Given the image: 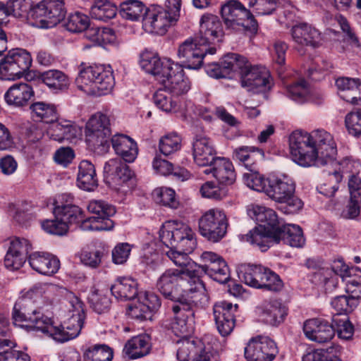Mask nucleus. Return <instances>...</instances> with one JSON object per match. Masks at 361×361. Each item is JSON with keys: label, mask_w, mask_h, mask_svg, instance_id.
<instances>
[{"label": "nucleus", "mask_w": 361, "mask_h": 361, "mask_svg": "<svg viewBox=\"0 0 361 361\" xmlns=\"http://www.w3.org/2000/svg\"><path fill=\"white\" fill-rule=\"evenodd\" d=\"M88 300L91 307L98 314L107 312L110 309L111 303L110 298L98 289L93 288L91 290Z\"/></svg>", "instance_id": "49"}, {"label": "nucleus", "mask_w": 361, "mask_h": 361, "mask_svg": "<svg viewBox=\"0 0 361 361\" xmlns=\"http://www.w3.org/2000/svg\"><path fill=\"white\" fill-rule=\"evenodd\" d=\"M129 166L119 158L111 159L104 166V180L109 185L119 186L132 177Z\"/></svg>", "instance_id": "28"}, {"label": "nucleus", "mask_w": 361, "mask_h": 361, "mask_svg": "<svg viewBox=\"0 0 361 361\" xmlns=\"http://www.w3.org/2000/svg\"><path fill=\"white\" fill-rule=\"evenodd\" d=\"M345 125L349 134L355 137L361 135V109L348 113L345 117Z\"/></svg>", "instance_id": "59"}, {"label": "nucleus", "mask_w": 361, "mask_h": 361, "mask_svg": "<svg viewBox=\"0 0 361 361\" xmlns=\"http://www.w3.org/2000/svg\"><path fill=\"white\" fill-rule=\"evenodd\" d=\"M156 201L164 206L171 208H177L178 201L176 198V193L173 189L169 188H160L154 191Z\"/></svg>", "instance_id": "60"}, {"label": "nucleus", "mask_w": 361, "mask_h": 361, "mask_svg": "<svg viewBox=\"0 0 361 361\" xmlns=\"http://www.w3.org/2000/svg\"><path fill=\"white\" fill-rule=\"evenodd\" d=\"M145 5L138 0H128L120 4L119 15L124 19L137 20L143 13Z\"/></svg>", "instance_id": "47"}, {"label": "nucleus", "mask_w": 361, "mask_h": 361, "mask_svg": "<svg viewBox=\"0 0 361 361\" xmlns=\"http://www.w3.org/2000/svg\"><path fill=\"white\" fill-rule=\"evenodd\" d=\"M42 227L46 232L58 235L66 234L68 229L66 223L56 216H54V219L44 221L42 223Z\"/></svg>", "instance_id": "64"}, {"label": "nucleus", "mask_w": 361, "mask_h": 361, "mask_svg": "<svg viewBox=\"0 0 361 361\" xmlns=\"http://www.w3.org/2000/svg\"><path fill=\"white\" fill-rule=\"evenodd\" d=\"M277 236L279 239L273 240V244H279L282 241L291 247H301L305 242L302 228L295 224H284Z\"/></svg>", "instance_id": "40"}, {"label": "nucleus", "mask_w": 361, "mask_h": 361, "mask_svg": "<svg viewBox=\"0 0 361 361\" xmlns=\"http://www.w3.org/2000/svg\"><path fill=\"white\" fill-rule=\"evenodd\" d=\"M35 116L47 123H53L58 120V112L55 105L44 102H37L30 106Z\"/></svg>", "instance_id": "45"}, {"label": "nucleus", "mask_w": 361, "mask_h": 361, "mask_svg": "<svg viewBox=\"0 0 361 361\" xmlns=\"http://www.w3.org/2000/svg\"><path fill=\"white\" fill-rule=\"evenodd\" d=\"M287 314V307L281 301L274 300L264 305L262 317L266 324L278 326L283 322Z\"/></svg>", "instance_id": "39"}, {"label": "nucleus", "mask_w": 361, "mask_h": 361, "mask_svg": "<svg viewBox=\"0 0 361 361\" xmlns=\"http://www.w3.org/2000/svg\"><path fill=\"white\" fill-rule=\"evenodd\" d=\"M209 166L210 168L205 169L204 173H212L220 185L228 186L235 183L236 173L232 162L228 159L217 157Z\"/></svg>", "instance_id": "29"}, {"label": "nucleus", "mask_w": 361, "mask_h": 361, "mask_svg": "<svg viewBox=\"0 0 361 361\" xmlns=\"http://www.w3.org/2000/svg\"><path fill=\"white\" fill-rule=\"evenodd\" d=\"M111 133L109 117L100 112L92 115L86 124L85 135L88 146L98 153H106L110 147L108 138Z\"/></svg>", "instance_id": "11"}, {"label": "nucleus", "mask_w": 361, "mask_h": 361, "mask_svg": "<svg viewBox=\"0 0 361 361\" xmlns=\"http://www.w3.org/2000/svg\"><path fill=\"white\" fill-rule=\"evenodd\" d=\"M169 94L165 88L157 90L153 96L154 103L164 111L176 112L178 109L177 102L172 99Z\"/></svg>", "instance_id": "54"}, {"label": "nucleus", "mask_w": 361, "mask_h": 361, "mask_svg": "<svg viewBox=\"0 0 361 361\" xmlns=\"http://www.w3.org/2000/svg\"><path fill=\"white\" fill-rule=\"evenodd\" d=\"M88 211L97 216L84 219L78 224L82 231H109L114 227V222L111 219L116 211L115 207L102 200H92L87 205Z\"/></svg>", "instance_id": "12"}, {"label": "nucleus", "mask_w": 361, "mask_h": 361, "mask_svg": "<svg viewBox=\"0 0 361 361\" xmlns=\"http://www.w3.org/2000/svg\"><path fill=\"white\" fill-rule=\"evenodd\" d=\"M200 192L204 197L219 200L227 195L228 190L226 188L220 187L212 181H207L202 185Z\"/></svg>", "instance_id": "61"}, {"label": "nucleus", "mask_w": 361, "mask_h": 361, "mask_svg": "<svg viewBox=\"0 0 361 361\" xmlns=\"http://www.w3.org/2000/svg\"><path fill=\"white\" fill-rule=\"evenodd\" d=\"M202 264H198L197 278L200 279L203 274L209 276L214 281L224 283L230 279L229 269L225 260L212 252H204L201 255Z\"/></svg>", "instance_id": "21"}, {"label": "nucleus", "mask_w": 361, "mask_h": 361, "mask_svg": "<svg viewBox=\"0 0 361 361\" xmlns=\"http://www.w3.org/2000/svg\"><path fill=\"white\" fill-rule=\"evenodd\" d=\"M34 91L32 87L23 82L13 85L4 94L6 102L14 107H23L28 104Z\"/></svg>", "instance_id": "33"}, {"label": "nucleus", "mask_w": 361, "mask_h": 361, "mask_svg": "<svg viewBox=\"0 0 361 361\" xmlns=\"http://www.w3.org/2000/svg\"><path fill=\"white\" fill-rule=\"evenodd\" d=\"M224 36L222 24L213 14H204L200 19L199 34L196 37L207 47L209 44L221 42Z\"/></svg>", "instance_id": "25"}, {"label": "nucleus", "mask_w": 361, "mask_h": 361, "mask_svg": "<svg viewBox=\"0 0 361 361\" xmlns=\"http://www.w3.org/2000/svg\"><path fill=\"white\" fill-rule=\"evenodd\" d=\"M331 307L337 312V315L344 314L347 316L348 314L353 312L355 307H357V302L347 295H341L335 296L331 302Z\"/></svg>", "instance_id": "55"}, {"label": "nucleus", "mask_w": 361, "mask_h": 361, "mask_svg": "<svg viewBox=\"0 0 361 361\" xmlns=\"http://www.w3.org/2000/svg\"><path fill=\"white\" fill-rule=\"evenodd\" d=\"M233 157L243 163L249 170H255L257 164L264 159V152L262 149L253 146H240L234 149Z\"/></svg>", "instance_id": "36"}, {"label": "nucleus", "mask_w": 361, "mask_h": 361, "mask_svg": "<svg viewBox=\"0 0 361 361\" xmlns=\"http://www.w3.org/2000/svg\"><path fill=\"white\" fill-rule=\"evenodd\" d=\"M116 7L106 0H97L91 6L90 14L92 18L107 21L116 16Z\"/></svg>", "instance_id": "46"}, {"label": "nucleus", "mask_w": 361, "mask_h": 361, "mask_svg": "<svg viewBox=\"0 0 361 361\" xmlns=\"http://www.w3.org/2000/svg\"><path fill=\"white\" fill-rule=\"evenodd\" d=\"M181 138L175 133H169L161 137L159 142V148L161 154L169 156L180 149Z\"/></svg>", "instance_id": "53"}, {"label": "nucleus", "mask_w": 361, "mask_h": 361, "mask_svg": "<svg viewBox=\"0 0 361 361\" xmlns=\"http://www.w3.org/2000/svg\"><path fill=\"white\" fill-rule=\"evenodd\" d=\"M289 146L293 160L304 167L331 164L337 154L332 135L322 129L311 133L293 132L289 137Z\"/></svg>", "instance_id": "2"}, {"label": "nucleus", "mask_w": 361, "mask_h": 361, "mask_svg": "<svg viewBox=\"0 0 361 361\" xmlns=\"http://www.w3.org/2000/svg\"><path fill=\"white\" fill-rule=\"evenodd\" d=\"M243 178L245 184L251 189L266 193L268 181L270 179H265L260 175L257 166H255V170L250 171V173H245Z\"/></svg>", "instance_id": "56"}, {"label": "nucleus", "mask_w": 361, "mask_h": 361, "mask_svg": "<svg viewBox=\"0 0 361 361\" xmlns=\"http://www.w3.org/2000/svg\"><path fill=\"white\" fill-rule=\"evenodd\" d=\"M6 6L8 10V16L12 15L16 18L26 16L30 18V11L34 8L31 0H9Z\"/></svg>", "instance_id": "51"}, {"label": "nucleus", "mask_w": 361, "mask_h": 361, "mask_svg": "<svg viewBox=\"0 0 361 361\" xmlns=\"http://www.w3.org/2000/svg\"><path fill=\"white\" fill-rule=\"evenodd\" d=\"M107 255L104 247L94 250H83L81 251L80 259L86 267L96 269L99 267L102 259Z\"/></svg>", "instance_id": "50"}, {"label": "nucleus", "mask_w": 361, "mask_h": 361, "mask_svg": "<svg viewBox=\"0 0 361 361\" xmlns=\"http://www.w3.org/2000/svg\"><path fill=\"white\" fill-rule=\"evenodd\" d=\"M252 66L247 59L235 53L225 55L219 63H208L205 70L208 75L214 78H230L233 71H239L240 75Z\"/></svg>", "instance_id": "20"}, {"label": "nucleus", "mask_w": 361, "mask_h": 361, "mask_svg": "<svg viewBox=\"0 0 361 361\" xmlns=\"http://www.w3.org/2000/svg\"><path fill=\"white\" fill-rule=\"evenodd\" d=\"M168 3L167 9L160 6H153L146 10L142 16V26L146 31L164 35L167 28L178 20L180 1L169 0Z\"/></svg>", "instance_id": "9"}, {"label": "nucleus", "mask_w": 361, "mask_h": 361, "mask_svg": "<svg viewBox=\"0 0 361 361\" xmlns=\"http://www.w3.org/2000/svg\"><path fill=\"white\" fill-rule=\"evenodd\" d=\"M140 66L147 73L154 75L173 95H182L190 89V82L185 78L183 69L171 59H161L157 54L145 52L142 55Z\"/></svg>", "instance_id": "4"}, {"label": "nucleus", "mask_w": 361, "mask_h": 361, "mask_svg": "<svg viewBox=\"0 0 361 361\" xmlns=\"http://www.w3.org/2000/svg\"><path fill=\"white\" fill-rule=\"evenodd\" d=\"M156 288L164 298L177 302L172 307L173 329L183 337L191 334L198 309L196 298L205 293L202 281L197 278L192 280L177 269H168L157 279Z\"/></svg>", "instance_id": "1"}, {"label": "nucleus", "mask_w": 361, "mask_h": 361, "mask_svg": "<svg viewBox=\"0 0 361 361\" xmlns=\"http://www.w3.org/2000/svg\"><path fill=\"white\" fill-rule=\"evenodd\" d=\"M77 185L86 191H93L98 185L94 166L87 160H82L78 166Z\"/></svg>", "instance_id": "37"}, {"label": "nucleus", "mask_w": 361, "mask_h": 361, "mask_svg": "<svg viewBox=\"0 0 361 361\" xmlns=\"http://www.w3.org/2000/svg\"><path fill=\"white\" fill-rule=\"evenodd\" d=\"M161 242L169 250L166 252L168 257L176 266L182 267L178 271L187 274V277L193 280L197 278L198 264L188 257L196 247L195 233L183 224L169 221L165 222L159 230Z\"/></svg>", "instance_id": "3"}, {"label": "nucleus", "mask_w": 361, "mask_h": 361, "mask_svg": "<svg viewBox=\"0 0 361 361\" xmlns=\"http://www.w3.org/2000/svg\"><path fill=\"white\" fill-rule=\"evenodd\" d=\"M226 215L222 210L212 209L199 220L200 233L212 242H218L226 233L228 227Z\"/></svg>", "instance_id": "18"}, {"label": "nucleus", "mask_w": 361, "mask_h": 361, "mask_svg": "<svg viewBox=\"0 0 361 361\" xmlns=\"http://www.w3.org/2000/svg\"><path fill=\"white\" fill-rule=\"evenodd\" d=\"M53 212L54 216L65 222L68 226L69 224H78L82 217L81 209L71 204L56 205Z\"/></svg>", "instance_id": "44"}, {"label": "nucleus", "mask_w": 361, "mask_h": 361, "mask_svg": "<svg viewBox=\"0 0 361 361\" xmlns=\"http://www.w3.org/2000/svg\"><path fill=\"white\" fill-rule=\"evenodd\" d=\"M213 340L212 335H205L201 340H185L178 343V360L188 361L192 355L193 361H217V350L210 345Z\"/></svg>", "instance_id": "16"}, {"label": "nucleus", "mask_w": 361, "mask_h": 361, "mask_svg": "<svg viewBox=\"0 0 361 361\" xmlns=\"http://www.w3.org/2000/svg\"><path fill=\"white\" fill-rule=\"evenodd\" d=\"M85 37L98 45L111 44L116 41V35L113 29L106 27L88 25L85 31Z\"/></svg>", "instance_id": "43"}, {"label": "nucleus", "mask_w": 361, "mask_h": 361, "mask_svg": "<svg viewBox=\"0 0 361 361\" xmlns=\"http://www.w3.org/2000/svg\"><path fill=\"white\" fill-rule=\"evenodd\" d=\"M241 85L253 93H264L270 90L271 80L265 68L255 66L242 74Z\"/></svg>", "instance_id": "24"}, {"label": "nucleus", "mask_w": 361, "mask_h": 361, "mask_svg": "<svg viewBox=\"0 0 361 361\" xmlns=\"http://www.w3.org/2000/svg\"><path fill=\"white\" fill-rule=\"evenodd\" d=\"M207 53L215 54L216 48H207L196 37H190L178 47L177 56L181 63L180 66L182 68L198 69L202 66L204 57Z\"/></svg>", "instance_id": "17"}, {"label": "nucleus", "mask_w": 361, "mask_h": 361, "mask_svg": "<svg viewBox=\"0 0 361 361\" xmlns=\"http://www.w3.org/2000/svg\"><path fill=\"white\" fill-rule=\"evenodd\" d=\"M151 349L150 338L142 334L130 339L125 345L124 351L130 359H137L149 353Z\"/></svg>", "instance_id": "41"}, {"label": "nucleus", "mask_w": 361, "mask_h": 361, "mask_svg": "<svg viewBox=\"0 0 361 361\" xmlns=\"http://www.w3.org/2000/svg\"><path fill=\"white\" fill-rule=\"evenodd\" d=\"M295 183L287 177L270 179L266 195L276 202L282 204L280 209L286 214L298 213L303 207V202L295 194Z\"/></svg>", "instance_id": "7"}, {"label": "nucleus", "mask_w": 361, "mask_h": 361, "mask_svg": "<svg viewBox=\"0 0 361 361\" xmlns=\"http://www.w3.org/2000/svg\"><path fill=\"white\" fill-rule=\"evenodd\" d=\"M12 319L15 325L23 326V323H27L44 334L49 322V318L44 316L27 297H22L16 302L13 308Z\"/></svg>", "instance_id": "13"}, {"label": "nucleus", "mask_w": 361, "mask_h": 361, "mask_svg": "<svg viewBox=\"0 0 361 361\" xmlns=\"http://www.w3.org/2000/svg\"><path fill=\"white\" fill-rule=\"evenodd\" d=\"M37 78L53 90H64L70 84L68 77L61 71L51 69L39 72Z\"/></svg>", "instance_id": "42"}, {"label": "nucleus", "mask_w": 361, "mask_h": 361, "mask_svg": "<svg viewBox=\"0 0 361 361\" xmlns=\"http://www.w3.org/2000/svg\"><path fill=\"white\" fill-rule=\"evenodd\" d=\"M115 153L128 163L133 162L138 154L137 143L130 137L123 134H116L111 139Z\"/></svg>", "instance_id": "31"}, {"label": "nucleus", "mask_w": 361, "mask_h": 361, "mask_svg": "<svg viewBox=\"0 0 361 361\" xmlns=\"http://www.w3.org/2000/svg\"><path fill=\"white\" fill-rule=\"evenodd\" d=\"M66 11L63 0H43L34 6L30 18L38 20L44 27H52L64 19Z\"/></svg>", "instance_id": "19"}, {"label": "nucleus", "mask_w": 361, "mask_h": 361, "mask_svg": "<svg viewBox=\"0 0 361 361\" xmlns=\"http://www.w3.org/2000/svg\"><path fill=\"white\" fill-rule=\"evenodd\" d=\"M250 212L258 226L246 235V240L265 252L273 245V240L279 239L277 234L285 223L278 219L273 209L263 206L254 205Z\"/></svg>", "instance_id": "5"}, {"label": "nucleus", "mask_w": 361, "mask_h": 361, "mask_svg": "<svg viewBox=\"0 0 361 361\" xmlns=\"http://www.w3.org/2000/svg\"><path fill=\"white\" fill-rule=\"evenodd\" d=\"M111 294L117 299L130 300L138 295L137 282L128 277L117 279L111 286Z\"/></svg>", "instance_id": "38"}, {"label": "nucleus", "mask_w": 361, "mask_h": 361, "mask_svg": "<svg viewBox=\"0 0 361 361\" xmlns=\"http://www.w3.org/2000/svg\"><path fill=\"white\" fill-rule=\"evenodd\" d=\"M80 133L79 128L70 121H54L47 130L49 137L59 142L73 141Z\"/></svg>", "instance_id": "34"}, {"label": "nucleus", "mask_w": 361, "mask_h": 361, "mask_svg": "<svg viewBox=\"0 0 361 361\" xmlns=\"http://www.w3.org/2000/svg\"><path fill=\"white\" fill-rule=\"evenodd\" d=\"M90 25V19L85 14L76 12L69 16L66 23V29L71 32H85Z\"/></svg>", "instance_id": "57"}, {"label": "nucleus", "mask_w": 361, "mask_h": 361, "mask_svg": "<svg viewBox=\"0 0 361 361\" xmlns=\"http://www.w3.org/2000/svg\"><path fill=\"white\" fill-rule=\"evenodd\" d=\"M267 268L262 265L240 264L237 268L238 278L245 284L256 288L262 287Z\"/></svg>", "instance_id": "35"}, {"label": "nucleus", "mask_w": 361, "mask_h": 361, "mask_svg": "<svg viewBox=\"0 0 361 361\" xmlns=\"http://www.w3.org/2000/svg\"><path fill=\"white\" fill-rule=\"evenodd\" d=\"M221 17L227 28L241 27L251 35L257 32L258 24L251 12L237 0H229L221 7Z\"/></svg>", "instance_id": "10"}, {"label": "nucleus", "mask_w": 361, "mask_h": 361, "mask_svg": "<svg viewBox=\"0 0 361 361\" xmlns=\"http://www.w3.org/2000/svg\"><path fill=\"white\" fill-rule=\"evenodd\" d=\"M314 278L324 283L326 294L332 293L338 288L339 276L329 269H322L314 274Z\"/></svg>", "instance_id": "52"}, {"label": "nucleus", "mask_w": 361, "mask_h": 361, "mask_svg": "<svg viewBox=\"0 0 361 361\" xmlns=\"http://www.w3.org/2000/svg\"><path fill=\"white\" fill-rule=\"evenodd\" d=\"M238 305L222 301L214 305L213 314L219 333L226 337L233 331L235 324V313L238 311Z\"/></svg>", "instance_id": "23"}, {"label": "nucleus", "mask_w": 361, "mask_h": 361, "mask_svg": "<svg viewBox=\"0 0 361 361\" xmlns=\"http://www.w3.org/2000/svg\"><path fill=\"white\" fill-rule=\"evenodd\" d=\"M278 353L275 342L267 336L252 338L244 349L247 361H272Z\"/></svg>", "instance_id": "22"}, {"label": "nucleus", "mask_w": 361, "mask_h": 361, "mask_svg": "<svg viewBox=\"0 0 361 361\" xmlns=\"http://www.w3.org/2000/svg\"><path fill=\"white\" fill-rule=\"evenodd\" d=\"M341 349L339 345L331 346L326 350L317 349L304 355L302 361H331L333 358L329 356V354L334 352L337 353Z\"/></svg>", "instance_id": "62"}, {"label": "nucleus", "mask_w": 361, "mask_h": 361, "mask_svg": "<svg viewBox=\"0 0 361 361\" xmlns=\"http://www.w3.org/2000/svg\"><path fill=\"white\" fill-rule=\"evenodd\" d=\"M290 33L293 41L302 46L316 47L321 40L319 30L306 23H300L293 26Z\"/></svg>", "instance_id": "32"}, {"label": "nucleus", "mask_w": 361, "mask_h": 361, "mask_svg": "<svg viewBox=\"0 0 361 361\" xmlns=\"http://www.w3.org/2000/svg\"><path fill=\"white\" fill-rule=\"evenodd\" d=\"M192 156L200 166H209L218 157L214 144L204 133H196L192 142Z\"/></svg>", "instance_id": "26"}, {"label": "nucleus", "mask_w": 361, "mask_h": 361, "mask_svg": "<svg viewBox=\"0 0 361 361\" xmlns=\"http://www.w3.org/2000/svg\"><path fill=\"white\" fill-rule=\"evenodd\" d=\"M30 54L23 49H13L0 57V79L16 80L21 78L32 65Z\"/></svg>", "instance_id": "15"}, {"label": "nucleus", "mask_w": 361, "mask_h": 361, "mask_svg": "<svg viewBox=\"0 0 361 361\" xmlns=\"http://www.w3.org/2000/svg\"><path fill=\"white\" fill-rule=\"evenodd\" d=\"M72 315L62 326H56L49 318L45 334H49L55 341L64 343L76 338L80 333L84 324L85 313L83 302L77 297L71 300Z\"/></svg>", "instance_id": "8"}, {"label": "nucleus", "mask_w": 361, "mask_h": 361, "mask_svg": "<svg viewBox=\"0 0 361 361\" xmlns=\"http://www.w3.org/2000/svg\"><path fill=\"white\" fill-rule=\"evenodd\" d=\"M75 84L87 94L99 96L113 88L114 78L110 66L94 65L80 71Z\"/></svg>", "instance_id": "6"}, {"label": "nucleus", "mask_w": 361, "mask_h": 361, "mask_svg": "<svg viewBox=\"0 0 361 361\" xmlns=\"http://www.w3.org/2000/svg\"><path fill=\"white\" fill-rule=\"evenodd\" d=\"M303 331L307 338L319 343L331 341L335 334L333 322L316 318L307 320L303 326Z\"/></svg>", "instance_id": "27"}, {"label": "nucleus", "mask_w": 361, "mask_h": 361, "mask_svg": "<svg viewBox=\"0 0 361 361\" xmlns=\"http://www.w3.org/2000/svg\"><path fill=\"white\" fill-rule=\"evenodd\" d=\"M332 322L335 332H337L339 338L345 340L352 338L354 328L347 316H344L343 319L339 318L338 316H334L332 317Z\"/></svg>", "instance_id": "58"}, {"label": "nucleus", "mask_w": 361, "mask_h": 361, "mask_svg": "<svg viewBox=\"0 0 361 361\" xmlns=\"http://www.w3.org/2000/svg\"><path fill=\"white\" fill-rule=\"evenodd\" d=\"M31 268L44 275H51L58 271L60 261L54 255L44 252H35L28 257Z\"/></svg>", "instance_id": "30"}, {"label": "nucleus", "mask_w": 361, "mask_h": 361, "mask_svg": "<svg viewBox=\"0 0 361 361\" xmlns=\"http://www.w3.org/2000/svg\"><path fill=\"white\" fill-rule=\"evenodd\" d=\"M283 287V283L280 276L274 271L267 268L260 288L279 292L282 290Z\"/></svg>", "instance_id": "63"}, {"label": "nucleus", "mask_w": 361, "mask_h": 361, "mask_svg": "<svg viewBox=\"0 0 361 361\" xmlns=\"http://www.w3.org/2000/svg\"><path fill=\"white\" fill-rule=\"evenodd\" d=\"M30 54L23 49H13L0 57V79L16 80L21 78L32 65Z\"/></svg>", "instance_id": "14"}, {"label": "nucleus", "mask_w": 361, "mask_h": 361, "mask_svg": "<svg viewBox=\"0 0 361 361\" xmlns=\"http://www.w3.org/2000/svg\"><path fill=\"white\" fill-rule=\"evenodd\" d=\"M85 361H111L113 350L105 344H96L89 347L84 353Z\"/></svg>", "instance_id": "48"}]
</instances>
